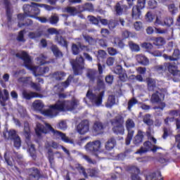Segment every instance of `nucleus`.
Masks as SVG:
<instances>
[{
    "mask_svg": "<svg viewBox=\"0 0 180 180\" xmlns=\"http://www.w3.org/2000/svg\"><path fill=\"white\" fill-rule=\"evenodd\" d=\"M49 131H51L56 139H60L63 143L74 144V140L69 139L65 134L54 129L50 124L45 123V126L41 123L37 124L35 133L38 137H41L42 134H49Z\"/></svg>",
    "mask_w": 180,
    "mask_h": 180,
    "instance_id": "nucleus-1",
    "label": "nucleus"
},
{
    "mask_svg": "<svg viewBox=\"0 0 180 180\" xmlns=\"http://www.w3.org/2000/svg\"><path fill=\"white\" fill-rule=\"evenodd\" d=\"M15 57L24 61L25 68L30 70V71H32V74L34 77H43V75H45V74H47L50 71L49 67L41 68L32 65V58L27 52L25 51H21V53H15Z\"/></svg>",
    "mask_w": 180,
    "mask_h": 180,
    "instance_id": "nucleus-2",
    "label": "nucleus"
},
{
    "mask_svg": "<svg viewBox=\"0 0 180 180\" xmlns=\"http://www.w3.org/2000/svg\"><path fill=\"white\" fill-rule=\"evenodd\" d=\"M58 112H65L64 100H58L55 104L49 106V109L43 110L42 115L53 118L57 116Z\"/></svg>",
    "mask_w": 180,
    "mask_h": 180,
    "instance_id": "nucleus-3",
    "label": "nucleus"
},
{
    "mask_svg": "<svg viewBox=\"0 0 180 180\" xmlns=\"http://www.w3.org/2000/svg\"><path fill=\"white\" fill-rule=\"evenodd\" d=\"M101 141H94L92 142H89L85 146V149L91 154L94 155L96 158L99 160L103 159V151L101 150Z\"/></svg>",
    "mask_w": 180,
    "mask_h": 180,
    "instance_id": "nucleus-4",
    "label": "nucleus"
},
{
    "mask_svg": "<svg viewBox=\"0 0 180 180\" xmlns=\"http://www.w3.org/2000/svg\"><path fill=\"white\" fill-rule=\"evenodd\" d=\"M3 135L6 140H11V141H13V146L15 148H20L22 141L20 140V136L16 133V130L10 129L3 132Z\"/></svg>",
    "mask_w": 180,
    "mask_h": 180,
    "instance_id": "nucleus-5",
    "label": "nucleus"
},
{
    "mask_svg": "<svg viewBox=\"0 0 180 180\" xmlns=\"http://www.w3.org/2000/svg\"><path fill=\"white\" fill-rule=\"evenodd\" d=\"M74 75H82V71L85 68V60L82 56L77 57L71 61Z\"/></svg>",
    "mask_w": 180,
    "mask_h": 180,
    "instance_id": "nucleus-6",
    "label": "nucleus"
},
{
    "mask_svg": "<svg viewBox=\"0 0 180 180\" xmlns=\"http://www.w3.org/2000/svg\"><path fill=\"white\" fill-rule=\"evenodd\" d=\"M124 123V120L122 115H118L115 117V127L114 131L117 134H124V127L123 124Z\"/></svg>",
    "mask_w": 180,
    "mask_h": 180,
    "instance_id": "nucleus-7",
    "label": "nucleus"
},
{
    "mask_svg": "<svg viewBox=\"0 0 180 180\" xmlns=\"http://www.w3.org/2000/svg\"><path fill=\"white\" fill-rule=\"evenodd\" d=\"M103 95H105V91H101L98 96L93 94L91 91H88L86 93L87 98L90 99L91 102H94L96 105V106H100V105H102Z\"/></svg>",
    "mask_w": 180,
    "mask_h": 180,
    "instance_id": "nucleus-8",
    "label": "nucleus"
},
{
    "mask_svg": "<svg viewBox=\"0 0 180 180\" xmlns=\"http://www.w3.org/2000/svg\"><path fill=\"white\" fill-rule=\"evenodd\" d=\"M28 180H40L43 178V174L37 167H31L27 170Z\"/></svg>",
    "mask_w": 180,
    "mask_h": 180,
    "instance_id": "nucleus-9",
    "label": "nucleus"
},
{
    "mask_svg": "<svg viewBox=\"0 0 180 180\" xmlns=\"http://www.w3.org/2000/svg\"><path fill=\"white\" fill-rule=\"evenodd\" d=\"M105 129H106V124L101 121H95L92 126V131L95 133L96 136L103 134V133H105Z\"/></svg>",
    "mask_w": 180,
    "mask_h": 180,
    "instance_id": "nucleus-10",
    "label": "nucleus"
},
{
    "mask_svg": "<svg viewBox=\"0 0 180 180\" xmlns=\"http://www.w3.org/2000/svg\"><path fill=\"white\" fill-rule=\"evenodd\" d=\"M126 126L128 130V135L125 143L127 146H129L130 144V141H131V139H133V135L134 134V131L130 130V129H133L135 126L134 121L131 119H128L126 122Z\"/></svg>",
    "mask_w": 180,
    "mask_h": 180,
    "instance_id": "nucleus-11",
    "label": "nucleus"
},
{
    "mask_svg": "<svg viewBox=\"0 0 180 180\" xmlns=\"http://www.w3.org/2000/svg\"><path fill=\"white\" fill-rule=\"evenodd\" d=\"M65 103V112H72L78 108L79 104V101L77 99L73 98L72 100H64Z\"/></svg>",
    "mask_w": 180,
    "mask_h": 180,
    "instance_id": "nucleus-12",
    "label": "nucleus"
},
{
    "mask_svg": "<svg viewBox=\"0 0 180 180\" xmlns=\"http://www.w3.org/2000/svg\"><path fill=\"white\" fill-rule=\"evenodd\" d=\"M79 134H86L89 131V121L88 120H82L77 127Z\"/></svg>",
    "mask_w": 180,
    "mask_h": 180,
    "instance_id": "nucleus-13",
    "label": "nucleus"
},
{
    "mask_svg": "<svg viewBox=\"0 0 180 180\" xmlns=\"http://www.w3.org/2000/svg\"><path fill=\"white\" fill-rule=\"evenodd\" d=\"M157 148H158L157 146H153V144H151V142L146 141L143 143V147L141 148L138 151H136V154H144V153H147V151H149V150H152V151H157Z\"/></svg>",
    "mask_w": 180,
    "mask_h": 180,
    "instance_id": "nucleus-14",
    "label": "nucleus"
},
{
    "mask_svg": "<svg viewBox=\"0 0 180 180\" xmlns=\"http://www.w3.org/2000/svg\"><path fill=\"white\" fill-rule=\"evenodd\" d=\"M22 98L26 99V101H30V99H33V98H43V96L34 91L27 92V91L24 90L22 91Z\"/></svg>",
    "mask_w": 180,
    "mask_h": 180,
    "instance_id": "nucleus-15",
    "label": "nucleus"
},
{
    "mask_svg": "<svg viewBox=\"0 0 180 180\" xmlns=\"http://www.w3.org/2000/svg\"><path fill=\"white\" fill-rule=\"evenodd\" d=\"M79 49H81V50H83L84 51H89V48L88 47V46L79 44V46H77V44H72V51L74 56H78V54H79Z\"/></svg>",
    "mask_w": 180,
    "mask_h": 180,
    "instance_id": "nucleus-16",
    "label": "nucleus"
},
{
    "mask_svg": "<svg viewBox=\"0 0 180 180\" xmlns=\"http://www.w3.org/2000/svg\"><path fill=\"white\" fill-rule=\"evenodd\" d=\"M165 65L167 67V70L170 74L174 77H180V71L178 70V68L172 63H165Z\"/></svg>",
    "mask_w": 180,
    "mask_h": 180,
    "instance_id": "nucleus-17",
    "label": "nucleus"
},
{
    "mask_svg": "<svg viewBox=\"0 0 180 180\" xmlns=\"http://www.w3.org/2000/svg\"><path fill=\"white\" fill-rule=\"evenodd\" d=\"M3 92L4 93H2V91L0 89V103L1 106H6L5 102L9 101V91L6 89H4Z\"/></svg>",
    "mask_w": 180,
    "mask_h": 180,
    "instance_id": "nucleus-18",
    "label": "nucleus"
},
{
    "mask_svg": "<svg viewBox=\"0 0 180 180\" xmlns=\"http://www.w3.org/2000/svg\"><path fill=\"white\" fill-rule=\"evenodd\" d=\"M55 41H56L59 46L65 47V49H68V41L63 36L60 34L56 35L55 37Z\"/></svg>",
    "mask_w": 180,
    "mask_h": 180,
    "instance_id": "nucleus-19",
    "label": "nucleus"
},
{
    "mask_svg": "<svg viewBox=\"0 0 180 180\" xmlns=\"http://www.w3.org/2000/svg\"><path fill=\"white\" fill-rule=\"evenodd\" d=\"M165 98L164 94L156 91L155 93H154L153 94H152V96L150 98V102L152 103H158L160 102H161V101H162Z\"/></svg>",
    "mask_w": 180,
    "mask_h": 180,
    "instance_id": "nucleus-20",
    "label": "nucleus"
},
{
    "mask_svg": "<svg viewBox=\"0 0 180 180\" xmlns=\"http://www.w3.org/2000/svg\"><path fill=\"white\" fill-rule=\"evenodd\" d=\"M135 58L136 61H138V63L142 65H148V64H150V60L148 58H147V57L143 54L136 55Z\"/></svg>",
    "mask_w": 180,
    "mask_h": 180,
    "instance_id": "nucleus-21",
    "label": "nucleus"
},
{
    "mask_svg": "<svg viewBox=\"0 0 180 180\" xmlns=\"http://www.w3.org/2000/svg\"><path fill=\"white\" fill-rule=\"evenodd\" d=\"M4 5L6 8V13L8 22H12V12H11V1L4 0Z\"/></svg>",
    "mask_w": 180,
    "mask_h": 180,
    "instance_id": "nucleus-22",
    "label": "nucleus"
},
{
    "mask_svg": "<svg viewBox=\"0 0 180 180\" xmlns=\"http://www.w3.org/2000/svg\"><path fill=\"white\" fill-rule=\"evenodd\" d=\"M163 57L166 60H169L170 61H176L177 60H179L180 58L179 50L175 49L172 56H168L167 54H164Z\"/></svg>",
    "mask_w": 180,
    "mask_h": 180,
    "instance_id": "nucleus-23",
    "label": "nucleus"
},
{
    "mask_svg": "<svg viewBox=\"0 0 180 180\" xmlns=\"http://www.w3.org/2000/svg\"><path fill=\"white\" fill-rule=\"evenodd\" d=\"M44 31L43 30H38L36 32H30L28 34V37L32 39V40L35 39H39V37H41V36H45Z\"/></svg>",
    "mask_w": 180,
    "mask_h": 180,
    "instance_id": "nucleus-24",
    "label": "nucleus"
},
{
    "mask_svg": "<svg viewBox=\"0 0 180 180\" xmlns=\"http://www.w3.org/2000/svg\"><path fill=\"white\" fill-rule=\"evenodd\" d=\"M31 5H32V9L31 11V15H33L34 16L32 18H36V16H38V15H40V4L39 3H34L32 2Z\"/></svg>",
    "mask_w": 180,
    "mask_h": 180,
    "instance_id": "nucleus-25",
    "label": "nucleus"
},
{
    "mask_svg": "<svg viewBox=\"0 0 180 180\" xmlns=\"http://www.w3.org/2000/svg\"><path fill=\"white\" fill-rule=\"evenodd\" d=\"M79 9L81 12H92L94 11V5L91 3H85L82 6H79Z\"/></svg>",
    "mask_w": 180,
    "mask_h": 180,
    "instance_id": "nucleus-26",
    "label": "nucleus"
},
{
    "mask_svg": "<svg viewBox=\"0 0 180 180\" xmlns=\"http://www.w3.org/2000/svg\"><path fill=\"white\" fill-rule=\"evenodd\" d=\"M22 9L24 11V13L26 14V15L28 18H33V15H32V9H33V5L30 4H25L22 6Z\"/></svg>",
    "mask_w": 180,
    "mask_h": 180,
    "instance_id": "nucleus-27",
    "label": "nucleus"
},
{
    "mask_svg": "<svg viewBox=\"0 0 180 180\" xmlns=\"http://www.w3.org/2000/svg\"><path fill=\"white\" fill-rule=\"evenodd\" d=\"M161 178V172H156L155 173H149L146 175V180H160Z\"/></svg>",
    "mask_w": 180,
    "mask_h": 180,
    "instance_id": "nucleus-28",
    "label": "nucleus"
},
{
    "mask_svg": "<svg viewBox=\"0 0 180 180\" xmlns=\"http://www.w3.org/2000/svg\"><path fill=\"white\" fill-rule=\"evenodd\" d=\"M146 82L148 84V91H155L157 89V85H156V82L155 79H151V78H148L146 79Z\"/></svg>",
    "mask_w": 180,
    "mask_h": 180,
    "instance_id": "nucleus-29",
    "label": "nucleus"
},
{
    "mask_svg": "<svg viewBox=\"0 0 180 180\" xmlns=\"http://www.w3.org/2000/svg\"><path fill=\"white\" fill-rule=\"evenodd\" d=\"M51 50L52 53H53V55L55 56V57H56V58L63 57V52H61V51H60V49H58V46H57V45L53 44L51 46Z\"/></svg>",
    "mask_w": 180,
    "mask_h": 180,
    "instance_id": "nucleus-30",
    "label": "nucleus"
},
{
    "mask_svg": "<svg viewBox=\"0 0 180 180\" xmlns=\"http://www.w3.org/2000/svg\"><path fill=\"white\" fill-rule=\"evenodd\" d=\"M32 106L35 110H39L41 112L43 110V108H44V104L40 100H36L33 102Z\"/></svg>",
    "mask_w": 180,
    "mask_h": 180,
    "instance_id": "nucleus-31",
    "label": "nucleus"
},
{
    "mask_svg": "<svg viewBox=\"0 0 180 180\" xmlns=\"http://www.w3.org/2000/svg\"><path fill=\"white\" fill-rule=\"evenodd\" d=\"M144 137V135L143 134V131H141V130H139L138 131V134H136V136L134 137V144H140V143L143 142V139Z\"/></svg>",
    "mask_w": 180,
    "mask_h": 180,
    "instance_id": "nucleus-32",
    "label": "nucleus"
},
{
    "mask_svg": "<svg viewBox=\"0 0 180 180\" xmlns=\"http://www.w3.org/2000/svg\"><path fill=\"white\" fill-rule=\"evenodd\" d=\"M141 16V11H140V8H138L137 6L133 7L132 8L133 19H135V20L140 19Z\"/></svg>",
    "mask_w": 180,
    "mask_h": 180,
    "instance_id": "nucleus-33",
    "label": "nucleus"
},
{
    "mask_svg": "<svg viewBox=\"0 0 180 180\" xmlns=\"http://www.w3.org/2000/svg\"><path fill=\"white\" fill-rule=\"evenodd\" d=\"M63 12H66L67 13H70L72 16H75L77 13H78V10L75 7H65L63 8Z\"/></svg>",
    "mask_w": 180,
    "mask_h": 180,
    "instance_id": "nucleus-34",
    "label": "nucleus"
},
{
    "mask_svg": "<svg viewBox=\"0 0 180 180\" xmlns=\"http://www.w3.org/2000/svg\"><path fill=\"white\" fill-rule=\"evenodd\" d=\"M18 82H21L22 85H31L33 80H32V77H20L18 79Z\"/></svg>",
    "mask_w": 180,
    "mask_h": 180,
    "instance_id": "nucleus-35",
    "label": "nucleus"
},
{
    "mask_svg": "<svg viewBox=\"0 0 180 180\" xmlns=\"http://www.w3.org/2000/svg\"><path fill=\"white\" fill-rule=\"evenodd\" d=\"M26 33V30H20L16 37V40L20 43H25L26 39H25V34Z\"/></svg>",
    "mask_w": 180,
    "mask_h": 180,
    "instance_id": "nucleus-36",
    "label": "nucleus"
},
{
    "mask_svg": "<svg viewBox=\"0 0 180 180\" xmlns=\"http://www.w3.org/2000/svg\"><path fill=\"white\" fill-rule=\"evenodd\" d=\"M54 152H53V149L49 148L47 151V159L50 165H53L54 164Z\"/></svg>",
    "mask_w": 180,
    "mask_h": 180,
    "instance_id": "nucleus-37",
    "label": "nucleus"
},
{
    "mask_svg": "<svg viewBox=\"0 0 180 180\" xmlns=\"http://www.w3.org/2000/svg\"><path fill=\"white\" fill-rule=\"evenodd\" d=\"M65 75V72H55L53 74V77L55 78L56 81H63Z\"/></svg>",
    "mask_w": 180,
    "mask_h": 180,
    "instance_id": "nucleus-38",
    "label": "nucleus"
},
{
    "mask_svg": "<svg viewBox=\"0 0 180 180\" xmlns=\"http://www.w3.org/2000/svg\"><path fill=\"white\" fill-rule=\"evenodd\" d=\"M73 80H74V76L70 75L68 76V77L65 82H61V85L62 86H63V88H68L70 86V84H71V82H72Z\"/></svg>",
    "mask_w": 180,
    "mask_h": 180,
    "instance_id": "nucleus-39",
    "label": "nucleus"
},
{
    "mask_svg": "<svg viewBox=\"0 0 180 180\" xmlns=\"http://www.w3.org/2000/svg\"><path fill=\"white\" fill-rule=\"evenodd\" d=\"M129 46L131 51H140V46L131 41L129 42Z\"/></svg>",
    "mask_w": 180,
    "mask_h": 180,
    "instance_id": "nucleus-40",
    "label": "nucleus"
},
{
    "mask_svg": "<svg viewBox=\"0 0 180 180\" xmlns=\"http://www.w3.org/2000/svg\"><path fill=\"white\" fill-rule=\"evenodd\" d=\"M87 172L91 178H96L98 176V169L96 168L88 169Z\"/></svg>",
    "mask_w": 180,
    "mask_h": 180,
    "instance_id": "nucleus-41",
    "label": "nucleus"
},
{
    "mask_svg": "<svg viewBox=\"0 0 180 180\" xmlns=\"http://www.w3.org/2000/svg\"><path fill=\"white\" fill-rule=\"evenodd\" d=\"M153 44H155V46H158V47L160 46H164V44H165V39L162 37L156 38L154 40Z\"/></svg>",
    "mask_w": 180,
    "mask_h": 180,
    "instance_id": "nucleus-42",
    "label": "nucleus"
},
{
    "mask_svg": "<svg viewBox=\"0 0 180 180\" xmlns=\"http://www.w3.org/2000/svg\"><path fill=\"white\" fill-rule=\"evenodd\" d=\"M83 39H84L85 41L89 43V44L91 46H94V44H95V39H94L92 37H90L89 35H84Z\"/></svg>",
    "mask_w": 180,
    "mask_h": 180,
    "instance_id": "nucleus-43",
    "label": "nucleus"
},
{
    "mask_svg": "<svg viewBox=\"0 0 180 180\" xmlns=\"http://www.w3.org/2000/svg\"><path fill=\"white\" fill-rule=\"evenodd\" d=\"M105 149L108 151L113 150V138H110V139L107 141L105 143Z\"/></svg>",
    "mask_w": 180,
    "mask_h": 180,
    "instance_id": "nucleus-44",
    "label": "nucleus"
},
{
    "mask_svg": "<svg viewBox=\"0 0 180 180\" xmlns=\"http://www.w3.org/2000/svg\"><path fill=\"white\" fill-rule=\"evenodd\" d=\"M143 122L146 123V124H148V126H151V124H153V121L151 120V115L149 114L146 115L143 117Z\"/></svg>",
    "mask_w": 180,
    "mask_h": 180,
    "instance_id": "nucleus-45",
    "label": "nucleus"
},
{
    "mask_svg": "<svg viewBox=\"0 0 180 180\" xmlns=\"http://www.w3.org/2000/svg\"><path fill=\"white\" fill-rule=\"evenodd\" d=\"M137 103H138L137 99H136L135 98H131L128 101V110H131V108H133L134 105H137Z\"/></svg>",
    "mask_w": 180,
    "mask_h": 180,
    "instance_id": "nucleus-46",
    "label": "nucleus"
},
{
    "mask_svg": "<svg viewBox=\"0 0 180 180\" xmlns=\"http://www.w3.org/2000/svg\"><path fill=\"white\" fill-rule=\"evenodd\" d=\"M97 88L98 89H105V82L101 77L97 79Z\"/></svg>",
    "mask_w": 180,
    "mask_h": 180,
    "instance_id": "nucleus-47",
    "label": "nucleus"
},
{
    "mask_svg": "<svg viewBox=\"0 0 180 180\" xmlns=\"http://www.w3.org/2000/svg\"><path fill=\"white\" fill-rule=\"evenodd\" d=\"M86 77L87 78H89L90 82H92V83L95 82V79H96L95 72H94L93 71L87 72Z\"/></svg>",
    "mask_w": 180,
    "mask_h": 180,
    "instance_id": "nucleus-48",
    "label": "nucleus"
},
{
    "mask_svg": "<svg viewBox=\"0 0 180 180\" xmlns=\"http://www.w3.org/2000/svg\"><path fill=\"white\" fill-rule=\"evenodd\" d=\"M76 169H77V171H79V172H82L85 178L88 177V173H86V171H85V168H84V167H82V165H78L76 167Z\"/></svg>",
    "mask_w": 180,
    "mask_h": 180,
    "instance_id": "nucleus-49",
    "label": "nucleus"
},
{
    "mask_svg": "<svg viewBox=\"0 0 180 180\" xmlns=\"http://www.w3.org/2000/svg\"><path fill=\"white\" fill-rule=\"evenodd\" d=\"M49 20L51 25H57V23H58V20H60V18L57 15H52Z\"/></svg>",
    "mask_w": 180,
    "mask_h": 180,
    "instance_id": "nucleus-50",
    "label": "nucleus"
},
{
    "mask_svg": "<svg viewBox=\"0 0 180 180\" xmlns=\"http://www.w3.org/2000/svg\"><path fill=\"white\" fill-rule=\"evenodd\" d=\"M33 25V20L27 19L25 22H18V27H23V26H32Z\"/></svg>",
    "mask_w": 180,
    "mask_h": 180,
    "instance_id": "nucleus-51",
    "label": "nucleus"
},
{
    "mask_svg": "<svg viewBox=\"0 0 180 180\" xmlns=\"http://www.w3.org/2000/svg\"><path fill=\"white\" fill-rule=\"evenodd\" d=\"M84 160L88 162V164H92L93 165H96V160H93L89 156L86 155H84L82 156Z\"/></svg>",
    "mask_w": 180,
    "mask_h": 180,
    "instance_id": "nucleus-52",
    "label": "nucleus"
},
{
    "mask_svg": "<svg viewBox=\"0 0 180 180\" xmlns=\"http://www.w3.org/2000/svg\"><path fill=\"white\" fill-rule=\"evenodd\" d=\"M115 12L117 15H122V13H123V8H122V4L120 3L116 4Z\"/></svg>",
    "mask_w": 180,
    "mask_h": 180,
    "instance_id": "nucleus-53",
    "label": "nucleus"
},
{
    "mask_svg": "<svg viewBox=\"0 0 180 180\" xmlns=\"http://www.w3.org/2000/svg\"><path fill=\"white\" fill-rule=\"evenodd\" d=\"M89 20L93 23V25H99V18H96V17L94 15L89 16Z\"/></svg>",
    "mask_w": 180,
    "mask_h": 180,
    "instance_id": "nucleus-54",
    "label": "nucleus"
},
{
    "mask_svg": "<svg viewBox=\"0 0 180 180\" xmlns=\"http://www.w3.org/2000/svg\"><path fill=\"white\" fill-rule=\"evenodd\" d=\"M57 127L59 130H67V122L61 121L58 123Z\"/></svg>",
    "mask_w": 180,
    "mask_h": 180,
    "instance_id": "nucleus-55",
    "label": "nucleus"
},
{
    "mask_svg": "<svg viewBox=\"0 0 180 180\" xmlns=\"http://www.w3.org/2000/svg\"><path fill=\"white\" fill-rule=\"evenodd\" d=\"M118 75L120 81L126 82V80L127 79V74H126V71L124 70V72L120 73Z\"/></svg>",
    "mask_w": 180,
    "mask_h": 180,
    "instance_id": "nucleus-56",
    "label": "nucleus"
},
{
    "mask_svg": "<svg viewBox=\"0 0 180 180\" xmlns=\"http://www.w3.org/2000/svg\"><path fill=\"white\" fill-rule=\"evenodd\" d=\"M24 134L27 140H30V128L29 127L25 126Z\"/></svg>",
    "mask_w": 180,
    "mask_h": 180,
    "instance_id": "nucleus-57",
    "label": "nucleus"
},
{
    "mask_svg": "<svg viewBox=\"0 0 180 180\" xmlns=\"http://www.w3.org/2000/svg\"><path fill=\"white\" fill-rule=\"evenodd\" d=\"M106 108H112L113 106V95H111L108 98V101L105 104Z\"/></svg>",
    "mask_w": 180,
    "mask_h": 180,
    "instance_id": "nucleus-58",
    "label": "nucleus"
},
{
    "mask_svg": "<svg viewBox=\"0 0 180 180\" xmlns=\"http://www.w3.org/2000/svg\"><path fill=\"white\" fill-rule=\"evenodd\" d=\"M164 23L166 26H171L174 23V19L172 18L169 17L165 19Z\"/></svg>",
    "mask_w": 180,
    "mask_h": 180,
    "instance_id": "nucleus-59",
    "label": "nucleus"
},
{
    "mask_svg": "<svg viewBox=\"0 0 180 180\" xmlns=\"http://www.w3.org/2000/svg\"><path fill=\"white\" fill-rule=\"evenodd\" d=\"M153 20L154 15H153V13H151V12H148L146 15V22H153Z\"/></svg>",
    "mask_w": 180,
    "mask_h": 180,
    "instance_id": "nucleus-60",
    "label": "nucleus"
},
{
    "mask_svg": "<svg viewBox=\"0 0 180 180\" xmlns=\"http://www.w3.org/2000/svg\"><path fill=\"white\" fill-rule=\"evenodd\" d=\"M164 108H165V103L164 102H160L158 106H155L153 107V109L155 110H164Z\"/></svg>",
    "mask_w": 180,
    "mask_h": 180,
    "instance_id": "nucleus-61",
    "label": "nucleus"
},
{
    "mask_svg": "<svg viewBox=\"0 0 180 180\" xmlns=\"http://www.w3.org/2000/svg\"><path fill=\"white\" fill-rule=\"evenodd\" d=\"M134 29H136V30H141V29H143V24L141 23V22H139L136 21L134 24Z\"/></svg>",
    "mask_w": 180,
    "mask_h": 180,
    "instance_id": "nucleus-62",
    "label": "nucleus"
},
{
    "mask_svg": "<svg viewBox=\"0 0 180 180\" xmlns=\"http://www.w3.org/2000/svg\"><path fill=\"white\" fill-rule=\"evenodd\" d=\"M105 82L109 85H112L113 84V76L108 75L105 77Z\"/></svg>",
    "mask_w": 180,
    "mask_h": 180,
    "instance_id": "nucleus-63",
    "label": "nucleus"
},
{
    "mask_svg": "<svg viewBox=\"0 0 180 180\" xmlns=\"http://www.w3.org/2000/svg\"><path fill=\"white\" fill-rule=\"evenodd\" d=\"M31 88H32L33 89H35V91H40L41 88H40V84H37L33 82H32L31 84H30Z\"/></svg>",
    "mask_w": 180,
    "mask_h": 180,
    "instance_id": "nucleus-64",
    "label": "nucleus"
}]
</instances>
